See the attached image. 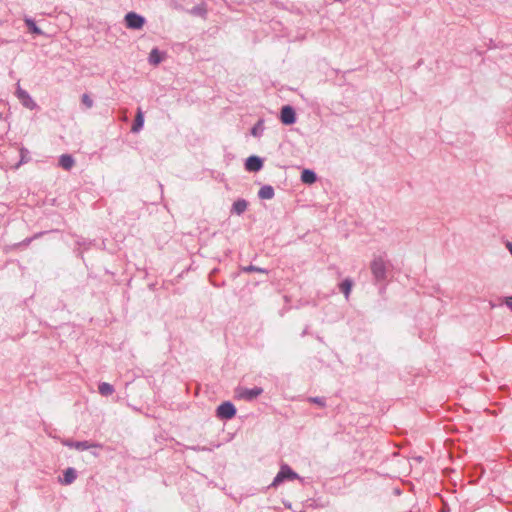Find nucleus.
<instances>
[{
    "instance_id": "1",
    "label": "nucleus",
    "mask_w": 512,
    "mask_h": 512,
    "mask_svg": "<svg viewBox=\"0 0 512 512\" xmlns=\"http://www.w3.org/2000/svg\"><path fill=\"white\" fill-rule=\"evenodd\" d=\"M391 264L383 256H375L370 264L371 273L375 283H382L387 279Z\"/></svg>"
},
{
    "instance_id": "2",
    "label": "nucleus",
    "mask_w": 512,
    "mask_h": 512,
    "mask_svg": "<svg viewBox=\"0 0 512 512\" xmlns=\"http://www.w3.org/2000/svg\"><path fill=\"white\" fill-rule=\"evenodd\" d=\"M299 476L296 472H294L289 465L282 464L280 467L279 472L277 473L276 477L274 478L271 486L277 487L282 482L289 480H295L298 479Z\"/></svg>"
},
{
    "instance_id": "3",
    "label": "nucleus",
    "mask_w": 512,
    "mask_h": 512,
    "mask_svg": "<svg viewBox=\"0 0 512 512\" xmlns=\"http://www.w3.org/2000/svg\"><path fill=\"white\" fill-rule=\"evenodd\" d=\"M125 25L128 29L139 30L142 29L146 20L143 16L135 13L129 12L125 15L124 18Z\"/></svg>"
},
{
    "instance_id": "4",
    "label": "nucleus",
    "mask_w": 512,
    "mask_h": 512,
    "mask_svg": "<svg viewBox=\"0 0 512 512\" xmlns=\"http://www.w3.org/2000/svg\"><path fill=\"white\" fill-rule=\"evenodd\" d=\"M236 415L235 406L229 402L221 403L216 409V416L221 420H230Z\"/></svg>"
},
{
    "instance_id": "5",
    "label": "nucleus",
    "mask_w": 512,
    "mask_h": 512,
    "mask_svg": "<svg viewBox=\"0 0 512 512\" xmlns=\"http://www.w3.org/2000/svg\"><path fill=\"white\" fill-rule=\"evenodd\" d=\"M280 120L285 125H291L296 122V113L292 106H283L280 112Z\"/></svg>"
},
{
    "instance_id": "6",
    "label": "nucleus",
    "mask_w": 512,
    "mask_h": 512,
    "mask_svg": "<svg viewBox=\"0 0 512 512\" xmlns=\"http://www.w3.org/2000/svg\"><path fill=\"white\" fill-rule=\"evenodd\" d=\"M64 445L69 448L76 449L78 451L88 450L92 447H101V445L97 444V443H92L89 441H73V440H66L64 442Z\"/></svg>"
},
{
    "instance_id": "7",
    "label": "nucleus",
    "mask_w": 512,
    "mask_h": 512,
    "mask_svg": "<svg viewBox=\"0 0 512 512\" xmlns=\"http://www.w3.org/2000/svg\"><path fill=\"white\" fill-rule=\"evenodd\" d=\"M263 392V389L260 387H254L251 389L243 388L238 392V396L241 399L252 401L253 399L257 398L259 395H261Z\"/></svg>"
},
{
    "instance_id": "8",
    "label": "nucleus",
    "mask_w": 512,
    "mask_h": 512,
    "mask_svg": "<svg viewBox=\"0 0 512 512\" xmlns=\"http://www.w3.org/2000/svg\"><path fill=\"white\" fill-rule=\"evenodd\" d=\"M263 167V161L258 156H250L245 162V169L249 172H258Z\"/></svg>"
},
{
    "instance_id": "9",
    "label": "nucleus",
    "mask_w": 512,
    "mask_h": 512,
    "mask_svg": "<svg viewBox=\"0 0 512 512\" xmlns=\"http://www.w3.org/2000/svg\"><path fill=\"white\" fill-rule=\"evenodd\" d=\"M18 99L21 101L23 106L29 109H33L36 107V103L31 98L29 93L26 90L21 89L20 87L16 91Z\"/></svg>"
},
{
    "instance_id": "10",
    "label": "nucleus",
    "mask_w": 512,
    "mask_h": 512,
    "mask_svg": "<svg viewBox=\"0 0 512 512\" xmlns=\"http://www.w3.org/2000/svg\"><path fill=\"white\" fill-rule=\"evenodd\" d=\"M77 478V471L69 467L63 472V478L61 479V483L64 485H69L73 483Z\"/></svg>"
},
{
    "instance_id": "11",
    "label": "nucleus",
    "mask_w": 512,
    "mask_h": 512,
    "mask_svg": "<svg viewBox=\"0 0 512 512\" xmlns=\"http://www.w3.org/2000/svg\"><path fill=\"white\" fill-rule=\"evenodd\" d=\"M59 165L64 170L69 171L75 165V160L70 154H63L59 158Z\"/></svg>"
},
{
    "instance_id": "12",
    "label": "nucleus",
    "mask_w": 512,
    "mask_h": 512,
    "mask_svg": "<svg viewBox=\"0 0 512 512\" xmlns=\"http://www.w3.org/2000/svg\"><path fill=\"white\" fill-rule=\"evenodd\" d=\"M247 207L248 202L245 199H237L232 205L231 213L241 215L247 210Z\"/></svg>"
},
{
    "instance_id": "13",
    "label": "nucleus",
    "mask_w": 512,
    "mask_h": 512,
    "mask_svg": "<svg viewBox=\"0 0 512 512\" xmlns=\"http://www.w3.org/2000/svg\"><path fill=\"white\" fill-rule=\"evenodd\" d=\"M274 195V188L271 185H264L258 191V197L263 200H270Z\"/></svg>"
},
{
    "instance_id": "14",
    "label": "nucleus",
    "mask_w": 512,
    "mask_h": 512,
    "mask_svg": "<svg viewBox=\"0 0 512 512\" xmlns=\"http://www.w3.org/2000/svg\"><path fill=\"white\" fill-rule=\"evenodd\" d=\"M143 125H144V115H143L142 110L139 108L137 111L136 117L134 119V123L131 127V131L133 133H137L143 128Z\"/></svg>"
},
{
    "instance_id": "15",
    "label": "nucleus",
    "mask_w": 512,
    "mask_h": 512,
    "mask_svg": "<svg viewBox=\"0 0 512 512\" xmlns=\"http://www.w3.org/2000/svg\"><path fill=\"white\" fill-rule=\"evenodd\" d=\"M317 180L316 173L309 169H304L301 174V181L305 184H313Z\"/></svg>"
},
{
    "instance_id": "16",
    "label": "nucleus",
    "mask_w": 512,
    "mask_h": 512,
    "mask_svg": "<svg viewBox=\"0 0 512 512\" xmlns=\"http://www.w3.org/2000/svg\"><path fill=\"white\" fill-rule=\"evenodd\" d=\"M23 20H24L25 25L27 26L29 32L36 34V35L43 34L42 30L36 25L35 21L32 18L25 16Z\"/></svg>"
},
{
    "instance_id": "17",
    "label": "nucleus",
    "mask_w": 512,
    "mask_h": 512,
    "mask_svg": "<svg viewBox=\"0 0 512 512\" xmlns=\"http://www.w3.org/2000/svg\"><path fill=\"white\" fill-rule=\"evenodd\" d=\"M98 391L102 396L108 397L114 393L115 389H114L113 385H111L110 383L101 382L98 385Z\"/></svg>"
},
{
    "instance_id": "18",
    "label": "nucleus",
    "mask_w": 512,
    "mask_h": 512,
    "mask_svg": "<svg viewBox=\"0 0 512 512\" xmlns=\"http://www.w3.org/2000/svg\"><path fill=\"white\" fill-rule=\"evenodd\" d=\"M45 233H46L45 231H42V232H38V233L34 234L32 237H27L24 240H22L21 242L15 244L14 248L28 247L32 241L42 237Z\"/></svg>"
},
{
    "instance_id": "19",
    "label": "nucleus",
    "mask_w": 512,
    "mask_h": 512,
    "mask_svg": "<svg viewBox=\"0 0 512 512\" xmlns=\"http://www.w3.org/2000/svg\"><path fill=\"white\" fill-rule=\"evenodd\" d=\"M352 286H353V282L351 279L347 278L345 280H343L340 285H339V288H340V291L345 295V298L348 299L349 298V295H350V292H351V289H352Z\"/></svg>"
},
{
    "instance_id": "20",
    "label": "nucleus",
    "mask_w": 512,
    "mask_h": 512,
    "mask_svg": "<svg viewBox=\"0 0 512 512\" xmlns=\"http://www.w3.org/2000/svg\"><path fill=\"white\" fill-rule=\"evenodd\" d=\"M19 154H20V160L15 165V168H19L22 164L28 163L30 161V155H29L30 153H29L28 149L21 147L19 149Z\"/></svg>"
},
{
    "instance_id": "21",
    "label": "nucleus",
    "mask_w": 512,
    "mask_h": 512,
    "mask_svg": "<svg viewBox=\"0 0 512 512\" xmlns=\"http://www.w3.org/2000/svg\"><path fill=\"white\" fill-rule=\"evenodd\" d=\"M163 60L160 51L157 48L152 49L149 54V63L153 65L159 64Z\"/></svg>"
},
{
    "instance_id": "22",
    "label": "nucleus",
    "mask_w": 512,
    "mask_h": 512,
    "mask_svg": "<svg viewBox=\"0 0 512 512\" xmlns=\"http://www.w3.org/2000/svg\"><path fill=\"white\" fill-rule=\"evenodd\" d=\"M241 271L244 272V273H252V272H258V273H263V274H268L269 271L265 268H261V267H257L255 265H248V266H243L241 267Z\"/></svg>"
},
{
    "instance_id": "23",
    "label": "nucleus",
    "mask_w": 512,
    "mask_h": 512,
    "mask_svg": "<svg viewBox=\"0 0 512 512\" xmlns=\"http://www.w3.org/2000/svg\"><path fill=\"white\" fill-rule=\"evenodd\" d=\"M190 14L195 15V16L205 17L207 14V9H206L205 4H200V5L194 6L190 10Z\"/></svg>"
},
{
    "instance_id": "24",
    "label": "nucleus",
    "mask_w": 512,
    "mask_h": 512,
    "mask_svg": "<svg viewBox=\"0 0 512 512\" xmlns=\"http://www.w3.org/2000/svg\"><path fill=\"white\" fill-rule=\"evenodd\" d=\"M263 120H259L251 129V134L255 137H260L263 133Z\"/></svg>"
},
{
    "instance_id": "25",
    "label": "nucleus",
    "mask_w": 512,
    "mask_h": 512,
    "mask_svg": "<svg viewBox=\"0 0 512 512\" xmlns=\"http://www.w3.org/2000/svg\"><path fill=\"white\" fill-rule=\"evenodd\" d=\"M81 102L86 108H91L94 104L92 98L89 94L84 93L81 97Z\"/></svg>"
},
{
    "instance_id": "26",
    "label": "nucleus",
    "mask_w": 512,
    "mask_h": 512,
    "mask_svg": "<svg viewBox=\"0 0 512 512\" xmlns=\"http://www.w3.org/2000/svg\"><path fill=\"white\" fill-rule=\"evenodd\" d=\"M309 401L321 407H324L326 405L325 398L323 397H311L309 398Z\"/></svg>"
},
{
    "instance_id": "27",
    "label": "nucleus",
    "mask_w": 512,
    "mask_h": 512,
    "mask_svg": "<svg viewBox=\"0 0 512 512\" xmlns=\"http://www.w3.org/2000/svg\"><path fill=\"white\" fill-rule=\"evenodd\" d=\"M506 247H507V249L509 250V252H510V253H511V255H512V242H507V243H506Z\"/></svg>"
},
{
    "instance_id": "28",
    "label": "nucleus",
    "mask_w": 512,
    "mask_h": 512,
    "mask_svg": "<svg viewBox=\"0 0 512 512\" xmlns=\"http://www.w3.org/2000/svg\"><path fill=\"white\" fill-rule=\"evenodd\" d=\"M506 305L512 311V301H507Z\"/></svg>"
},
{
    "instance_id": "29",
    "label": "nucleus",
    "mask_w": 512,
    "mask_h": 512,
    "mask_svg": "<svg viewBox=\"0 0 512 512\" xmlns=\"http://www.w3.org/2000/svg\"><path fill=\"white\" fill-rule=\"evenodd\" d=\"M4 107L3 104H0V108ZM0 118H2V111H0Z\"/></svg>"
},
{
    "instance_id": "30",
    "label": "nucleus",
    "mask_w": 512,
    "mask_h": 512,
    "mask_svg": "<svg viewBox=\"0 0 512 512\" xmlns=\"http://www.w3.org/2000/svg\"><path fill=\"white\" fill-rule=\"evenodd\" d=\"M511 300H512V297L510 298V300H509V301H511Z\"/></svg>"
}]
</instances>
